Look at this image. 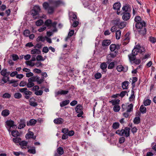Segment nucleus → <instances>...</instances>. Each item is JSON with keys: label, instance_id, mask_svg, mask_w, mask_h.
Masks as SVG:
<instances>
[{"label": "nucleus", "instance_id": "1", "mask_svg": "<svg viewBox=\"0 0 156 156\" xmlns=\"http://www.w3.org/2000/svg\"><path fill=\"white\" fill-rule=\"evenodd\" d=\"M44 24L46 26L49 27V28H50L51 27H53L54 29L52 30V32H55L57 31V29L56 28L57 22H55L52 23V21L51 20H48L45 21Z\"/></svg>", "mask_w": 156, "mask_h": 156}, {"label": "nucleus", "instance_id": "2", "mask_svg": "<svg viewBox=\"0 0 156 156\" xmlns=\"http://www.w3.org/2000/svg\"><path fill=\"white\" fill-rule=\"evenodd\" d=\"M40 10V7L37 5L35 6L33 9L31 10V14L33 16L34 20L37 18V17H35V16L38 15Z\"/></svg>", "mask_w": 156, "mask_h": 156}, {"label": "nucleus", "instance_id": "3", "mask_svg": "<svg viewBox=\"0 0 156 156\" xmlns=\"http://www.w3.org/2000/svg\"><path fill=\"white\" fill-rule=\"evenodd\" d=\"M82 110L83 107L81 105L79 104L76 106L75 108V110L76 112L79 113L77 115L78 117H82V116L83 114Z\"/></svg>", "mask_w": 156, "mask_h": 156}, {"label": "nucleus", "instance_id": "4", "mask_svg": "<svg viewBox=\"0 0 156 156\" xmlns=\"http://www.w3.org/2000/svg\"><path fill=\"white\" fill-rule=\"evenodd\" d=\"M133 105L132 104H130L128 105H126L123 104L122 105V111H124L126 109L127 112H130L133 111Z\"/></svg>", "mask_w": 156, "mask_h": 156}, {"label": "nucleus", "instance_id": "5", "mask_svg": "<svg viewBox=\"0 0 156 156\" xmlns=\"http://www.w3.org/2000/svg\"><path fill=\"white\" fill-rule=\"evenodd\" d=\"M19 91L22 93H24L25 95H31L32 93L31 91L28 90L26 87L20 89Z\"/></svg>", "mask_w": 156, "mask_h": 156}, {"label": "nucleus", "instance_id": "6", "mask_svg": "<svg viewBox=\"0 0 156 156\" xmlns=\"http://www.w3.org/2000/svg\"><path fill=\"white\" fill-rule=\"evenodd\" d=\"M130 34L129 33H127L125 35L124 38L123 39L122 43L124 45L127 44L129 41L130 37H129Z\"/></svg>", "mask_w": 156, "mask_h": 156}, {"label": "nucleus", "instance_id": "7", "mask_svg": "<svg viewBox=\"0 0 156 156\" xmlns=\"http://www.w3.org/2000/svg\"><path fill=\"white\" fill-rule=\"evenodd\" d=\"M0 73L2 76L7 78L8 80H9V76L10 73L9 72H7L6 69H3L1 71Z\"/></svg>", "mask_w": 156, "mask_h": 156}, {"label": "nucleus", "instance_id": "8", "mask_svg": "<svg viewBox=\"0 0 156 156\" xmlns=\"http://www.w3.org/2000/svg\"><path fill=\"white\" fill-rule=\"evenodd\" d=\"M26 138L27 139H29L32 138L34 140L36 139V136H34V133L30 131L27 133L26 135Z\"/></svg>", "mask_w": 156, "mask_h": 156}, {"label": "nucleus", "instance_id": "9", "mask_svg": "<svg viewBox=\"0 0 156 156\" xmlns=\"http://www.w3.org/2000/svg\"><path fill=\"white\" fill-rule=\"evenodd\" d=\"M121 6V4L119 2L115 3L113 5L114 9L117 10V13L118 15H119L120 13V12H119V11L120 9Z\"/></svg>", "mask_w": 156, "mask_h": 156}, {"label": "nucleus", "instance_id": "10", "mask_svg": "<svg viewBox=\"0 0 156 156\" xmlns=\"http://www.w3.org/2000/svg\"><path fill=\"white\" fill-rule=\"evenodd\" d=\"M146 25V23L143 20V21L136 23L135 25V27L137 29H139L144 27Z\"/></svg>", "mask_w": 156, "mask_h": 156}, {"label": "nucleus", "instance_id": "11", "mask_svg": "<svg viewBox=\"0 0 156 156\" xmlns=\"http://www.w3.org/2000/svg\"><path fill=\"white\" fill-rule=\"evenodd\" d=\"M35 99L33 98H31L29 100L30 105L31 106L35 107L37 105L36 102H35Z\"/></svg>", "mask_w": 156, "mask_h": 156}, {"label": "nucleus", "instance_id": "12", "mask_svg": "<svg viewBox=\"0 0 156 156\" xmlns=\"http://www.w3.org/2000/svg\"><path fill=\"white\" fill-rule=\"evenodd\" d=\"M130 129V128L128 127H125L124 129L123 134H124L126 137H128L129 136Z\"/></svg>", "mask_w": 156, "mask_h": 156}, {"label": "nucleus", "instance_id": "13", "mask_svg": "<svg viewBox=\"0 0 156 156\" xmlns=\"http://www.w3.org/2000/svg\"><path fill=\"white\" fill-rule=\"evenodd\" d=\"M26 126V122L24 119H21L20 122L18 126V128L21 129L24 128Z\"/></svg>", "mask_w": 156, "mask_h": 156}, {"label": "nucleus", "instance_id": "14", "mask_svg": "<svg viewBox=\"0 0 156 156\" xmlns=\"http://www.w3.org/2000/svg\"><path fill=\"white\" fill-rule=\"evenodd\" d=\"M130 16V14L129 12H126L122 16V19L125 21H127L129 19Z\"/></svg>", "mask_w": 156, "mask_h": 156}, {"label": "nucleus", "instance_id": "15", "mask_svg": "<svg viewBox=\"0 0 156 156\" xmlns=\"http://www.w3.org/2000/svg\"><path fill=\"white\" fill-rule=\"evenodd\" d=\"M139 34L142 35H144L146 32V29L145 27H143L139 29L138 30Z\"/></svg>", "mask_w": 156, "mask_h": 156}, {"label": "nucleus", "instance_id": "16", "mask_svg": "<svg viewBox=\"0 0 156 156\" xmlns=\"http://www.w3.org/2000/svg\"><path fill=\"white\" fill-rule=\"evenodd\" d=\"M6 123L7 125L9 126L10 128L13 127L14 126H16V125L14 124V122L12 120H8L6 122Z\"/></svg>", "mask_w": 156, "mask_h": 156}, {"label": "nucleus", "instance_id": "17", "mask_svg": "<svg viewBox=\"0 0 156 156\" xmlns=\"http://www.w3.org/2000/svg\"><path fill=\"white\" fill-rule=\"evenodd\" d=\"M111 41L109 40H105L103 41L102 45L103 46H106L109 45L111 44Z\"/></svg>", "mask_w": 156, "mask_h": 156}, {"label": "nucleus", "instance_id": "18", "mask_svg": "<svg viewBox=\"0 0 156 156\" xmlns=\"http://www.w3.org/2000/svg\"><path fill=\"white\" fill-rule=\"evenodd\" d=\"M30 52L32 54L39 55L41 54V51L39 49L35 48L32 49L31 51Z\"/></svg>", "mask_w": 156, "mask_h": 156}, {"label": "nucleus", "instance_id": "19", "mask_svg": "<svg viewBox=\"0 0 156 156\" xmlns=\"http://www.w3.org/2000/svg\"><path fill=\"white\" fill-rule=\"evenodd\" d=\"M37 122V120L34 119H31L29 122H27V126H32L34 125Z\"/></svg>", "mask_w": 156, "mask_h": 156}, {"label": "nucleus", "instance_id": "20", "mask_svg": "<svg viewBox=\"0 0 156 156\" xmlns=\"http://www.w3.org/2000/svg\"><path fill=\"white\" fill-rule=\"evenodd\" d=\"M69 93V91L68 90H60L58 91L57 93V94L58 95H66Z\"/></svg>", "mask_w": 156, "mask_h": 156}, {"label": "nucleus", "instance_id": "21", "mask_svg": "<svg viewBox=\"0 0 156 156\" xmlns=\"http://www.w3.org/2000/svg\"><path fill=\"white\" fill-rule=\"evenodd\" d=\"M116 69L119 72H121L122 71H123L124 72H126V70L128 69V68H127L125 70H124V67L122 65H119L117 66Z\"/></svg>", "mask_w": 156, "mask_h": 156}, {"label": "nucleus", "instance_id": "22", "mask_svg": "<svg viewBox=\"0 0 156 156\" xmlns=\"http://www.w3.org/2000/svg\"><path fill=\"white\" fill-rule=\"evenodd\" d=\"M49 2L53 4L55 6H57L61 3V2L60 1H53V0H50Z\"/></svg>", "mask_w": 156, "mask_h": 156}, {"label": "nucleus", "instance_id": "23", "mask_svg": "<svg viewBox=\"0 0 156 156\" xmlns=\"http://www.w3.org/2000/svg\"><path fill=\"white\" fill-rule=\"evenodd\" d=\"M54 122L56 124H61L63 122V120L62 119L60 118H57L54 120Z\"/></svg>", "mask_w": 156, "mask_h": 156}, {"label": "nucleus", "instance_id": "24", "mask_svg": "<svg viewBox=\"0 0 156 156\" xmlns=\"http://www.w3.org/2000/svg\"><path fill=\"white\" fill-rule=\"evenodd\" d=\"M45 37H44L42 36H39L36 39V41L37 42L42 41L44 42L45 40Z\"/></svg>", "mask_w": 156, "mask_h": 156}, {"label": "nucleus", "instance_id": "25", "mask_svg": "<svg viewBox=\"0 0 156 156\" xmlns=\"http://www.w3.org/2000/svg\"><path fill=\"white\" fill-rule=\"evenodd\" d=\"M10 114V112L8 109H5L3 110L2 112V115L4 117L7 116Z\"/></svg>", "mask_w": 156, "mask_h": 156}, {"label": "nucleus", "instance_id": "26", "mask_svg": "<svg viewBox=\"0 0 156 156\" xmlns=\"http://www.w3.org/2000/svg\"><path fill=\"white\" fill-rule=\"evenodd\" d=\"M129 82L127 81H125L123 82L122 84V87L123 89H126L128 88Z\"/></svg>", "mask_w": 156, "mask_h": 156}, {"label": "nucleus", "instance_id": "27", "mask_svg": "<svg viewBox=\"0 0 156 156\" xmlns=\"http://www.w3.org/2000/svg\"><path fill=\"white\" fill-rule=\"evenodd\" d=\"M136 47H137L138 49L139 50L138 52L141 54H143V53L145 51L144 48L142 47H141L139 44L137 45Z\"/></svg>", "mask_w": 156, "mask_h": 156}, {"label": "nucleus", "instance_id": "28", "mask_svg": "<svg viewBox=\"0 0 156 156\" xmlns=\"http://www.w3.org/2000/svg\"><path fill=\"white\" fill-rule=\"evenodd\" d=\"M129 9V6L128 5H126L124 6L122 8V13H124L128 11Z\"/></svg>", "mask_w": 156, "mask_h": 156}, {"label": "nucleus", "instance_id": "29", "mask_svg": "<svg viewBox=\"0 0 156 156\" xmlns=\"http://www.w3.org/2000/svg\"><path fill=\"white\" fill-rule=\"evenodd\" d=\"M69 102V100H66L60 103V106L61 107H64L68 104Z\"/></svg>", "mask_w": 156, "mask_h": 156}, {"label": "nucleus", "instance_id": "30", "mask_svg": "<svg viewBox=\"0 0 156 156\" xmlns=\"http://www.w3.org/2000/svg\"><path fill=\"white\" fill-rule=\"evenodd\" d=\"M21 147L22 148H26L25 147L27 146V142L25 141H23L19 143Z\"/></svg>", "mask_w": 156, "mask_h": 156}, {"label": "nucleus", "instance_id": "31", "mask_svg": "<svg viewBox=\"0 0 156 156\" xmlns=\"http://www.w3.org/2000/svg\"><path fill=\"white\" fill-rule=\"evenodd\" d=\"M121 31L119 30L116 31L115 33V37L116 39L119 40L120 38L121 35Z\"/></svg>", "mask_w": 156, "mask_h": 156}, {"label": "nucleus", "instance_id": "32", "mask_svg": "<svg viewBox=\"0 0 156 156\" xmlns=\"http://www.w3.org/2000/svg\"><path fill=\"white\" fill-rule=\"evenodd\" d=\"M126 26V23L124 22H120L118 27L120 29H122Z\"/></svg>", "mask_w": 156, "mask_h": 156}, {"label": "nucleus", "instance_id": "33", "mask_svg": "<svg viewBox=\"0 0 156 156\" xmlns=\"http://www.w3.org/2000/svg\"><path fill=\"white\" fill-rule=\"evenodd\" d=\"M12 135L14 137L20 136V133L17 130H13L12 132Z\"/></svg>", "mask_w": 156, "mask_h": 156}, {"label": "nucleus", "instance_id": "34", "mask_svg": "<svg viewBox=\"0 0 156 156\" xmlns=\"http://www.w3.org/2000/svg\"><path fill=\"white\" fill-rule=\"evenodd\" d=\"M139 51V50L137 47H136V45L135 47L134 48L133 50L132 51V53L133 55H136L137 54L138 52Z\"/></svg>", "mask_w": 156, "mask_h": 156}, {"label": "nucleus", "instance_id": "35", "mask_svg": "<svg viewBox=\"0 0 156 156\" xmlns=\"http://www.w3.org/2000/svg\"><path fill=\"white\" fill-rule=\"evenodd\" d=\"M136 55H133V54L132 53L129 54L128 55V57L129 60L131 61H133L135 60L136 59Z\"/></svg>", "mask_w": 156, "mask_h": 156}, {"label": "nucleus", "instance_id": "36", "mask_svg": "<svg viewBox=\"0 0 156 156\" xmlns=\"http://www.w3.org/2000/svg\"><path fill=\"white\" fill-rule=\"evenodd\" d=\"M120 101L118 100H112L111 101H110L109 102L110 103H111L113 105H117L119 103Z\"/></svg>", "mask_w": 156, "mask_h": 156}, {"label": "nucleus", "instance_id": "37", "mask_svg": "<svg viewBox=\"0 0 156 156\" xmlns=\"http://www.w3.org/2000/svg\"><path fill=\"white\" fill-rule=\"evenodd\" d=\"M37 77H38V76H32L31 77H30L28 79V82H30L31 81L32 82H37Z\"/></svg>", "mask_w": 156, "mask_h": 156}, {"label": "nucleus", "instance_id": "38", "mask_svg": "<svg viewBox=\"0 0 156 156\" xmlns=\"http://www.w3.org/2000/svg\"><path fill=\"white\" fill-rule=\"evenodd\" d=\"M57 152L60 155H62L64 153L63 148L61 147H59L57 149Z\"/></svg>", "mask_w": 156, "mask_h": 156}, {"label": "nucleus", "instance_id": "39", "mask_svg": "<svg viewBox=\"0 0 156 156\" xmlns=\"http://www.w3.org/2000/svg\"><path fill=\"white\" fill-rule=\"evenodd\" d=\"M14 98L16 99H20L21 98L22 95L21 93L19 92L16 93L14 95Z\"/></svg>", "mask_w": 156, "mask_h": 156}, {"label": "nucleus", "instance_id": "40", "mask_svg": "<svg viewBox=\"0 0 156 156\" xmlns=\"http://www.w3.org/2000/svg\"><path fill=\"white\" fill-rule=\"evenodd\" d=\"M133 122L135 124H138L140 122V118L138 117H136L133 119Z\"/></svg>", "mask_w": 156, "mask_h": 156}, {"label": "nucleus", "instance_id": "41", "mask_svg": "<svg viewBox=\"0 0 156 156\" xmlns=\"http://www.w3.org/2000/svg\"><path fill=\"white\" fill-rule=\"evenodd\" d=\"M140 110L142 113L144 114L146 112V108L143 105H142L140 108Z\"/></svg>", "mask_w": 156, "mask_h": 156}, {"label": "nucleus", "instance_id": "42", "mask_svg": "<svg viewBox=\"0 0 156 156\" xmlns=\"http://www.w3.org/2000/svg\"><path fill=\"white\" fill-rule=\"evenodd\" d=\"M119 123L118 122H115L113 123L112 125V128L114 129H117L119 127Z\"/></svg>", "mask_w": 156, "mask_h": 156}, {"label": "nucleus", "instance_id": "43", "mask_svg": "<svg viewBox=\"0 0 156 156\" xmlns=\"http://www.w3.org/2000/svg\"><path fill=\"white\" fill-rule=\"evenodd\" d=\"M124 132V129H122L121 130H117L115 133L118 134L120 136H122L123 135V132Z\"/></svg>", "mask_w": 156, "mask_h": 156}, {"label": "nucleus", "instance_id": "44", "mask_svg": "<svg viewBox=\"0 0 156 156\" xmlns=\"http://www.w3.org/2000/svg\"><path fill=\"white\" fill-rule=\"evenodd\" d=\"M47 10L49 13L51 14L54 12V8L52 6H49Z\"/></svg>", "mask_w": 156, "mask_h": 156}, {"label": "nucleus", "instance_id": "45", "mask_svg": "<svg viewBox=\"0 0 156 156\" xmlns=\"http://www.w3.org/2000/svg\"><path fill=\"white\" fill-rule=\"evenodd\" d=\"M135 96H134V92L133 90H132L131 92V94L129 98V100L130 101H132L135 98Z\"/></svg>", "mask_w": 156, "mask_h": 156}, {"label": "nucleus", "instance_id": "46", "mask_svg": "<svg viewBox=\"0 0 156 156\" xmlns=\"http://www.w3.org/2000/svg\"><path fill=\"white\" fill-rule=\"evenodd\" d=\"M135 21L136 22V23H138L143 21L142 20V19L141 17L139 16H136L134 19Z\"/></svg>", "mask_w": 156, "mask_h": 156}, {"label": "nucleus", "instance_id": "47", "mask_svg": "<svg viewBox=\"0 0 156 156\" xmlns=\"http://www.w3.org/2000/svg\"><path fill=\"white\" fill-rule=\"evenodd\" d=\"M120 22V21L119 19H117L116 20L113 21V24H114L115 26H116L118 27L119 25Z\"/></svg>", "mask_w": 156, "mask_h": 156}, {"label": "nucleus", "instance_id": "48", "mask_svg": "<svg viewBox=\"0 0 156 156\" xmlns=\"http://www.w3.org/2000/svg\"><path fill=\"white\" fill-rule=\"evenodd\" d=\"M116 48V46L115 44H112L110 46V50L112 51H114Z\"/></svg>", "mask_w": 156, "mask_h": 156}, {"label": "nucleus", "instance_id": "49", "mask_svg": "<svg viewBox=\"0 0 156 156\" xmlns=\"http://www.w3.org/2000/svg\"><path fill=\"white\" fill-rule=\"evenodd\" d=\"M120 108V107L119 105H115L114 107L113 110L115 112H118L119 111Z\"/></svg>", "mask_w": 156, "mask_h": 156}, {"label": "nucleus", "instance_id": "50", "mask_svg": "<svg viewBox=\"0 0 156 156\" xmlns=\"http://www.w3.org/2000/svg\"><path fill=\"white\" fill-rule=\"evenodd\" d=\"M36 59L37 61H44L45 60V58H44L41 55H38L36 58Z\"/></svg>", "mask_w": 156, "mask_h": 156}, {"label": "nucleus", "instance_id": "51", "mask_svg": "<svg viewBox=\"0 0 156 156\" xmlns=\"http://www.w3.org/2000/svg\"><path fill=\"white\" fill-rule=\"evenodd\" d=\"M43 23V20H39L37 21L36 22V24L37 26H39L42 25Z\"/></svg>", "mask_w": 156, "mask_h": 156}, {"label": "nucleus", "instance_id": "52", "mask_svg": "<svg viewBox=\"0 0 156 156\" xmlns=\"http://www.w3.org/2000/svg\"><path fill=\"white\" fill-rule=\"evenodd\" d=\"M107 67V65L105 62L102 63L100 65V68L104 70Z\"/></svg>", "mask_w": 156, "mask_h": 156}, {"label": "nucleus", "instance_id": "53", "mask_svg": "<svg viewBox=\"0 0 156 156\" xmlns=\"http://www.w3.org/2000/svg\"><path fill=\"white\" fill-rule=\"evenodd\" d=\"M32 61L30 60V61H28L26 62V64L27 65L30 66L32 67L34 65V63L32 62Z\"/></svg>", "mask_w": 156, "mask_h": 156}, {"label": "nucleus", "instance_id": "54", "mask_svg": "<svg viewBox=\"0 0 156 156\" xmlns=\"http://www.w3.org/2000/svg\"><path fill=\"white\" fill-rule=\"evenodd\" d=\"M34 83L31 82H28V83H27V87L28 88H31L34 86Z\"/></svg>", "mask_w": 156, "mask_h": 156}, {"label": "nucleus", "instance_id": "55", "mask_svg": "<svg viewBox=\"0 0 156 156\" xmlns=\"http://www.w3.org/2000/svg\"><path fill=\"white\" fill-rule=\"evenodd\" d=\"M151 103V101L149 99H147L144 101V104L145 106H147L149 105Z\"/></svg>", "mask_w": 156, "mask_h": 156}, {"label": "nucleus", "instance_id": "56", "mask_svg": "<svg viewBox=\"0 0 156 156\" xmlns=\"http://www.w3.org/2000/svg\"><path fill=\"white\" fill-rule=\"evenodd\" d=\"M37 82L38 84H41L44 81V78L42 79H40V77L38 76L37 77Z\"/></svg>", "mask_w": 156, "mask_h": 156}, {"label": "nucleus", "instance_id": "57", "mask_svg": "<svg viewBox=\"0 0 156 156\" xmlns=\"http://www.w3.org/2000/svg\"><path fill=\"white\" fill-rule=\"evenodd\" d=\"M11 95L10 94L8 93H5L3 95L2 97L3 98H9L11 97Z\"/></svg>", "mask_w": 156, "mask_h": 156}, {"label": "nucleus", "instance_id": "58", "mask_svg": "<svg viewBox=\"0 0 156 156\" xmlns=\"http://www.w3.org/2000/svg\"><path fill=\"white\" fill-rule=\"evenodd\" d=\"M26 85L27 86V82L24 81H21L19 84V86L21 87H24Z\"/></svg>", "mask_w": 156, "mask_h": 156}, {"label": "nucleus", "instance_id": "59", "mask_svg": "<svg viewBox=\"0 0 156 156\" xmlns=\"http://www.w3.org/2000/svg\"><path fill=\"white\" fill-rule=\"evenodd\" d=\"M43 93V91L42 90H37L34 92V94L37 95H41Z\"/></svg>", "mask_w": 156, "mask_h": 156}, {"label": "nucleus", "instance_id": "60", "mask_svg": "<svg viewBox=\"0 0 156 156\" xmlns=\"http://www.w3.org/2000/svg\"><path fill=\"white\" fill-rule=\"evenodd\" d=\"M12 60L14 61H16L19 59V56L16 54L12 55Z\"/></svg>", "mask_w": 156, "mask_h": 156}, {"label": "nucleus", "instance_id": "61", "mask_svg": "<svg viewBox=\"0 0 156 156\" xmlns=\"http://www.w3.org/2000/svg\"><path fill=\"white\" fill-rule=\"evenodd\" d=\"M70 19L73 21L76 20L77 17L76 15L74 13H72V14L70 16Z\"/></svg>", "mask_w": 156, "mask_h": 156}, {"label": "nucleus", "instance_id": "62", "mask_svg": "<svg viewBox=\"0 0 156 156\" xmlns=\"http://www.w3.org/2000/svg\"><path fill=\"white\" fill-rule=\"evenodd\" d=\"M42 44L41 43H39L36 44V45L34 46V48H37L40 49L42 47Z\"/></svg>", "mask_w": 156, "mask_h": 156}, {"label": "nucleus", "instance_id": "63", "mask_svg": "<svg viewBox=\"0 0 156 156\" xmlns=\"http://www.w3.org/2000/svg\"><path fill=\"white\" fill-rule=\"evenodd\" d=\"M13 140L15 143H18L21 140V139L20 138L16 137L15 138H13Z\"/></svg>", "mask_w": 156, "mask_h": 156}, {"label": "nucleus", "instance_id": "64", "mask_svg": "<svg viewBox=\"0 0 156 156\" xmlns=\"http://www.w3.org/2000/svg\"><path fill=\"white\" fill-rule=\"evenodd\" d=\"M101 76V74L100 73H96L95 75V78L97 79H98L99 78H100Z\"/></svg>", "mask_w": 156, "mask_h": 156}]
</instances>
